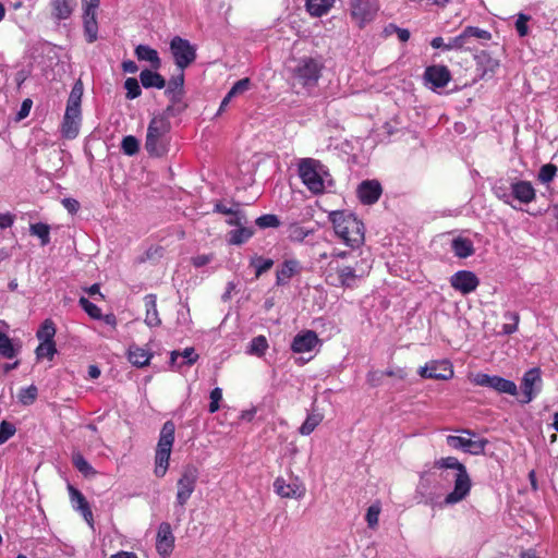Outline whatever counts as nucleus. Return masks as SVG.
<instances>
[{
  "label": "nucleus",
  "mask_w": 558,
  "mask_h": 558,
  "mask_svg": "<svg viewBox=\"0 0 558 558\" xmlns=\"http://www.w3.org/2000/svg\"><path fill=\"white\" fill-rule=\"evenodd\" d=\"M434 468L438 470H454V487L449 493L440 506H452L464 500L472 487L471 477L464 464L456 457L440 458L434 462Z\"/></svg>",
  "instance_id": "1"
},
{
  "label": "nucleus",
  "mask_w": 558,
  "mask_h": 558,
  "mask_svg": "<svg viewBox=\"0 0 558 558\" xmlns=\"http://www.w3.org/2000/svg\"><path fill=\"white\" fill-rule=\"evenodd\" d=\"M336 234L352 247H359L364 242V225L352 213L336 210L329 214Z\"/></svg>",
  "instance_id": "2"
},
{
  "label": "nucleus",
  "mask_w": 558,
  "mask_h": 558,
  "mask_svg": "<svg viewBox=\"0 0 558 558\" xmlns=\"http://www.w3.org/2000/svg\"><path fill=\"white\" fill-rule=\"evenodd\" d=\"M84 93V85L77 80L69 95L66 108L61 125V134L66 140H73L78 135L82 121L81 102Z\"/></svg>",
  "instance_id": "3"
},
{
  "label": "nucleus",
  "mask_w": 558,
  "mask_h": 558,
  "mask_svg": "<svg viewBox=\"0 0 558 558\" xmlns=\"http://www.w3.org/2000/svg\"><path fill=\"white\" fill-rule=\"evenodd\" d=\"M171 130V123L166 117H153L145 140V149L151 157H162L169 150L168 134Z\"/></svg>",
  "instance_id": "4"
},
{
  "label": "nucleus",
  "mask_w": 558,
  "mask_h": 558,
  "mask_svg": "<svg viewBox=\"0 0 558 558\" xmlns=\"http://www.w3.org/2000/svg\"><path fill=\"white\" fill-rule=\"evenodd\" d=\"M299 175L312 193L320 194L325 191V180L329 173L319 160L304 158L299 163Z\"/></svg>",
  "instance_id": "5"
},
{
  "label": "nucleus",
  "mask_w": 558,
  "mask_h": 558,
  "mask_svg": "<svg viewBox=\"0 0 558 558\" xmlns=\"http://www.w3.org/2000/svg\"><path fill=\"white\" fill-rule=\"evenodd\" d=\"M175 425L172 421L163 423L155 454V475L163 477L169 468V460L174 442Z\"/></svg>",
  "instance_id": "6"
},
{
  "label": "nucleus",
  "mask_w": 558,
  "mask_h": 558,
  "mask_svg": "<svg viewBox=\"0 0 558 558\" xmlns=\"http://www.w3.org/2000/svg\"><path fill=\"white\" fill-rule=\"evenodd\" d=\"M324 63L318 58L303 57L296 60L291 73L293 80L303 87H314L317 85Z\"/></svg>",
  "instance_id": "7"
},
{
  "label": "nucleus",
  "mask_w": 558,
  "mask_h": 558,
  "mask_svg": "<svg viewBox=\"0 0 558 558\" xmlns=\"http://www.w3.org/2000/svg\"><path fill=\"white\" fill-rule=\"evenodd\" d=\"M199 476L198 469L193 464H187L183 466L181 476L178 480L177 486V496H175V512L179 515L184 513V506L187 500L191 498L192 494L195 490L196 483Z\"/></svg>",
  "instance_id": "8"
},
{
  "label": "nucleus",
  "mask_w": 558,
  "mask_h": 558,
  "mask_svg": "<svg viewBox=\"0 0 558 558\" xmlns=\"http://www.w3.org/2000/svg\"><path fill=\"white\" fill-rule=\"evenodd\" d=\"M357 274L355 267L340 265L336 260H331L326 269V282L337 288H353L356 280L363 277Z\"/></svg>",
  "instance_id": "9"
},
{
  "label": "nucleus",
  "mask_w": 558,
  "mask_h": 558,
  "mask_svg": "<svg viewBox=\"0 0 558 558\" xmlns=\"http://www.w3.org/2000/svg\"><path fill=\"white\" fill-rule=\"evenodd\" d=\"M170 51L179 70L184 71L196 59V49L187 39L174 36L170 41Z\"/></svg>",
  "instance_id": "10"
},
{
  "label": "nucleus",
  "mask_w": 558,
  "mask_h": 558,
  "mask_svg": "<svg viewBox=\"0 0 558 558\" xmlns=\"http://www.w3.org/2000/svg\"><path fill=\"white\" fill-rule=\"evenodd\" d=\"M473 381L477 386L492 388L499 393H508L510 396H515L518 393L514 381L497 375L478 373L474 376Z\"/></svg>",
  "instance_id": "11"
},
{
  "label": "nucleus",
  "mask_w": 558,
  "mask_h": 558,
  "mask_svg": "<svg viewBox=\"0 0 558 558\" xmlns=\"http://www.w3.org/2000/svg\"><path fill=\"white\" fill-rule=\"evenodd\" d=\"M377 11L378 8L373 0H354L351 3V16L360 27L373 21Z\"/></svg>",
  "instance_id": "12"
},
{
  "label": "nucleus",
  "mask_w": 558,
  "mask_h": 558,
  "mask_svg": "<svg viewBox=\"0 0 558 558\" xmlns=\"http://www.w3.org/2000/svg\"><path fill=\"white\" fill-rule=\"evenodd\" d=\"M423 78L425 85L436 90L445 87L451 80V73L446 65L434 64L425 69Z\"/></svg>",
  "instance_id": "13"
},
{
  "label": "nucleus",
  "mask_w": 558,
  "mask_h": 558,
  "mask_svg": "<svg viewBox=\"0 0 558 558\" xmlns=\"http://www.w3.org/2000/svg\"><path fill=\"white\" fill-rule=\"evenodd\" d=\"M449 282L456 291L468 295L477 289L480 279L471 270H459L450 277Z\"/></svg>",
  "instance_id": "14"
},
{
  "label": "nucleus",
  "mask_w": 558,
  "mask_h": 558,
  "mask_svg": "<svg viewBox=\"0 0 558 558\" xmlns=\"http://www.w3.org/2000/svg\"><path fill=\"white\" fill-rule=\"evenodd\" d=\"M418 374L423 378L447 380L453 376L452 364L447 361H435L421 367Z\"/></svg>",
  "instance_id": "15"
},
{
  "label": "nucleus",
  "mask_w": 558,
  "mask_h": 558,
  "mask_svg": "<svg viewBox=\"0 0 558 558\" xmlns=\"http://www.w3.org/2000/svg\"><path fill=\"white\" fill-rule=\"evenodd\" d=\"M175 537L172 533L170 523L161 522L156 535V550L162 557L167 558L174 548Z\"/></svg>",
  "instance_id": "16"
},
{
  "label": "nucleus",
  "mask_w": 558,
  "mask_h": 558,
  "mask_svg": "<svg viewBox=\"0 0 558 558\" xmlns=\"http://www.w3.org/2000/svg\"><path fill=\"white\" fill-rule=\"evenodd\" d=\"M447 444L453 449H460L471 454H482L488 444L485 438L478 440H472L462 436H447Z\"/></svg>",
  "instance_id": "17"
},
{
  "label": "nucleus",
  "mask_w": 558,
  "mask_h": 558,
  "mask_svg": "<svg viewBox=\"0 0 558 558\" xmlns=\"http://www.w3.org/2000/svg\"><path fill=\"white\" fill-rule=\"evenodd\" d=\"M356 194L363 205H373L381 196L383 187L377 180H364L357 185Z\"/></svg>",
  "instance_id": "18"
},
{
  "label": "nucleus",
  "mask_w": 558,
  "mask_h": 558,
  "mask_svg": "<svg viewBox=\"0 0 558 558\" xmlns=\"http://www.w3.org/2000/svg\"><path fill=\"white\" fill-rule=\"evenodd\" d=\"M542 383L541 371L537 367L529 369L522 378V403L531 402L539 391V385Z\"/></svg>",
  "instance_id": "19"
},
{
  "label": "nucleus",
  "mask_w": 558,
  "mask_h": 558,
  "mask_svg": "<svg viewBox=\"0 0 558 558\" xmlns=\"http://www.w3.org/2000/svg\"><path fill=\"white\" fill-rule=\"evenodd\" d=\"M474 60L476 63V70L480 72V76L483 80L492 78L500 65L499 60L493 58L486 50H481L475 53Z\"/></svg>",
  "instance_id": "20"
},
{
  "label": "nucleus",
  "mask_w": 558,
  "mask_h": 558,
  "mask_svg": "<svg viewBox=\"0 0 558 558\" xmlns=\"http://www.w3.org/2000/svg\"><path fill=\"white\" fill-rule=\"evenodd\" d=\"M476 39L488 41L492 39V34L476 26H466L460 34L459 40L462 50H472Z\"/></svg>",
  "instance_id": "21"
},
{
  "label": "nucleus",
  "mask_w": 558,
  "mask_h": 558,
  "mask_svg": "<svg viewBox=\"0 0 558 558\" xmlns=\"http://www.w3.org/2000/svg\"><path fill=\"white\" fill-rule=\"evenodd\" d=\"M512 199H517L521 204H530L536 198V191L530 181L515 180L511 182Z\"/></svg>",
  "instance_id": "22"
},
{
  "label": "nucleus",
  "mask_w": 558,
  "mask_h": 558,
  "mask_svg": "<svg viewBox=\"0 0 558 558\" xmlns=\"http://www.w3.org/2000/svg\"><path fill=\"white\" fill-rule=\"evenodd\" d=\"M319 339L315 331L305 330L298 333L291 343V350L295 353L311 352L318 344Z\"/></svg>",
  "instance_id": "23"
},
{
  "label": "nucleus",
  "mask_w": 558,
  "mask_h": 558,
  "mask_svg": "<svg viewBox=\"0 0 558 558\" xmlns=\"http://www.w3.org/2000/svg\"><path fill=\"white\" fill-rule=\"evenodd\" d=\"M165 95L170 102H182L184 97V71L179 70L168 82L166 81Z\"/></svg>",
  "instance_id": "24"
},
{
  "label": "nucleus",
  "mask_w": 558,
  "mask_h": 558,
  "mask_svg": "<svg viewBox=\"0 0 558 558\" xmlns=\"http://www.w3.org/2000/svg\"><path fill=\"white\" fill-rule=\"evenodd\" d=\"M68 489L73 508L81 512L85 521L92 526L93 512L85 496L72 485H69Z\"/></svg>",
  "instance_id": "25"
},
{
  "label": "nucleus",
  "mask_w": 558,
  "mask_h": 558,
  "mask_svg": "<svg viewBox=\"0 0 558 558\" xmlns=\"http://www.w3.org/2000/svg\"><path fill=\"white\" fill-rule=\"evenodd\" d=\"M301 270L300 262L296 259H287L277 269L276 286L281 287L289 283L290 279Z\"/></svg>",
  "instance_id": "26"
},
{
  "label": "nucleus",
  "mask_w": 558,
  "mask_h": 558,
  "mask_svg": "<svg viewBox=\"0 0 558 558\" xmlns=\"http://www.w3.org/2000/svg\"><path fill=\"white\" fill-rule=\"evenodd\" d=\"M274 489L282 498H301L305 489L296 484H287L284 478L277 477L274 482Z\"/></svg>",
  "instance_id": "27"
},
{
  "label": "nucleus",
  "mask_w": 558,
  "mask_h": 558,
  "mask_svg": "<svg viewBox=\"0 0 558 558\" xmlns=\"http://www.w3.org/2000/svg\"><path fill=\"white\" fill-rule=\"evenodd\" d=\"M135 57L138 61H146L150 64L153 70H159L161 66V59L156 49L148 45H137L134 50Z\"/></svg>",
  "instance_id": "28"
},
{
  "label": "nucleus",
  "mask_w": 558,
  "mask_h": 558,
  "mask_svg": "<svg viewBox=\"0 0 558 558\" xmlns=\"http://www.w3.org/2000/svg\"><path fill=\"white\" fill-rule=\"evenodd\" d=\"M75 5V0H50L51 15L57 21L68 20Z\"/></svg>",
  "instance_id": "29"
},
{
  "label": "nucleus",
  "mask_w": 558,
  "mask_h": 558,
  "mask_svg": "<svg viewBox=\"0 0 558 558\" xmlns=\"http://www.w3.org/2000/svg\"><path fill=\"white\" fill-rule=\"evenodd\" d=\"M158 70L144 69L140 73V81L144 88L162 89L166 87L165 77L157 72Z\"/></svg>",
  "instance_id": "30"
},
{
  "label": "nucleus",
  "mask_w": 558,
  "mask_h": 558,
  "mask_svg": "<svg viewBox=\"0 0 558 558\" xmlns=\"http://www.w3.org/2000/svg\"><path fill=\"white\" fill-rule=\"evenodd\" d=\"M144 303L146 308L145 324L149 327L160 326L161 319L157 311V296L155 294H147L144 298Z\"/></svg>",
  "instance_id": "31"
},
{
  "label": "nucleus",
  "mask_w": 558,
  "mask_h": 558,
  "mask_svg": "<svg viewBox=\"0 0 558 558\" xmlns=\"http://www.w3.org/2000/svg\"><path fill=\"white\" fill-rule=\"evenodd\" d=\"M153 354L136 344L130 345L128 350V359L130 363L136 367H143L149 364Z\"/></svg>",
  "instance_id": "32"
},
{
  "label": "nucleus",
  "mask_w": 558,
  "mask_h": 558,
  "mask_svg": "<svg viewBox=\"0 0 558 558\" xmlns=\"http://www.w3.org/2000/svg\"><path fill=\"white\" fill-rule=\"evenodd\" d=\"M451 250L459 258H466L474 254V246L472 241L461 236L452 240Z\"/></svg>",
  "instance_id": "33"
},
{
  "label": "nucleus",
  "mask_w": 558,
  "mask_h": 558,
  "mask_svg": "<svg viewBox=\"0 0 558 558\" xmlns=\"http://www.w3.org/2000/svg\"><path fill=\"white\" fill-rule=\"evenodd\" d=\"M254 235L253 228H248L245 226L239 227L229 231L228 233V243L231 245H241L247 242Z\"/></svg>",
  "instance_id": "34"
},
{
  "label": "nucleus",
  "mask_w": 558,
  "mask_h": 558,
  "mask_svg": "<svg viewBox=\"0 0 558 558\" xmlns=\"http://www.w3.org/2000/svg\"><path fill=\"white\" fill-rule=\"evenodd\" d=\"M335 0H306V10L313 16L326 14L333 5Z\"/></svg>",
  "instance_id": "35"
},
{
  "label": "nucleus",
  "mask_w": 558,
  "mask_h": 558,
  "mask_svg": "<svg viewBox=\"0 0 558 558\" xmlns=\"http://www.w3.org/2000/svg\"><path fill=\"white\" fill-rule=\"evenodd\" d=\"M178 357L183 359V361L179 364V367H181L182 365L191 366L197 361L198 354L195 353V350L192 347L185 348L182 353L178 351H172L170 356V363L174 365L177 363Z\"/></svg>",
  "instance_id": "36"
},
{
  "label": "nucleus",
  "mask_w": 558,
  "mask_h": 558,
  "mask_svg": "<svg viewBox=\"0 0 558 558\" xmlns=\"http://www.w3.org/2000/svg\"><path fill=\"white\" fill-rule=\"evenodd\" d=\"M56 336V325L52 319H45L36 331V337L40 342H51L54 341L53 338Z\"/></svg>",
  "instance_id": "37"
},
{
  "label": "nucleus",
  "mask_w": 558,
  "mask_h": 558,
  "mask_svg": "<svg viewBox=\"0 0 558 558\" xmlns=\"http://www.w3.org/2000/svg\"><path fill=\"white\" fill-rule=\"evenodd\" d=\"M268 349V341L265 336L259 335L254 337L246 350V353L250 355L263 356Z\"/></svg>",
  "instance_id": "38"
},
{
  "label": "nucleus",
  "mask_w": 558,
  "mask_h": 558,
  "mask_svg": "<svg viewBox=\"0 0 558 558\" xmlns=\"http://www.w3.org/2000/svg\"><path fill=\"white\" fill-rule=\"evenodd\" d=\"M29 232L32 235L37 236L40 240L43 246L50 243V227L44 222H36L29 226Z\"/></svg>",
  "instance_id": "39"
},
{
  "label": "nucleus",
  "mask_w": 558,
  "mask_h": 558,
  "mask_svg": "<svg viewBox=\"0 0 558 558\" xmlns=\"http://www.w3.org/2000/svg\"><path fill=\"white\" fill-rule=\"evenodd\" d=\"M250 266L255 268V278H259L274 266V259L254 255L250 260Z\"/></svg>",
  "instance_id": "40"
},
{
  "label": "nucleus",
  "mask_w": 558,
  "mask_h": 558,
  "mask_svg": "<svg viewBox=\"0 0 558 558\" xmlns=\"http://www.w3.org/2000/svg\"><path fill=\"white\" fill-rule=\"evenodd\" d=\"M323 421V415L320 413H310L307 414L305 421L299 428V433L303 436H308L314 432V429L320 424Z\"/></svg>",
  "instance_id": "41"
},
{
  "label": "nucleus",
  "mask_w": 558,
  "mask_h": 558,
  "mask_svg": "<svg viewBox=\"0 0 558 558\" xmlns=\"http://www.w3.org/2000/svg\"><path fill=\"white\" fill-rule=\"evenodd\" d=\"M19 353V349H15L12 340L2 331H0V355L5 359H13Z\"/></svg>",
  "instance_id": "42"
},
{
  "label": "nucleus",
  "mask_w": 558,
  "mask_h": 558,
  "mask_svg": "<svg viewBox=\"0 0 558 558\" xmlns=\"http://www.w3.org/2000/svg\"><path fill=\"white\" fill-rule=\"evenodd\" d=\"M493 192L500 201H502L505 204L510 205L511 207L515 208L512 205V190H510L504 182H497L493 186Z\"/></svg>",
  "instance_id": "43"
},
{
  "label": "nucleus",
  "mask_w": 558,
  "mask_h": 558,
  "mask_svg": "<svg viewBox=\"0 0 558 558\" xmlns=\"http://www.w3.org/2000/svg\"><path fill=\"white\" fill-rule=\"evenodd\" d=\"M37 360H41L47 357L48 360H52L57 353L56 342H40L39 345L35 350Z\"/></svg>",
  "instance_id": "44"
},
{
  "label": "nucleus",
  "mask_w": 558,
  "mask_h": 558,
  "mask_svg": "<svg viewBox=\"0 0 558 558\" xmlns=\"http://www.w3.org/2000/svg\"><path fill=\"white\" fill-rule=\"evenodd\" d=\"M121 149L128 156H134L140 150V142L133 135H126L122 138Z\"/></svg>",
  "instance_id": "45"
},
{
  "label": "nucleus",
  "mask_w": 558,
  "mask_h": 558,
  "mask_svg": "<svg viewBox=\"0 0 558 558\" xmlns=\"http://www.w3.org/2000/svg\"><path fill=\"white\" fill-rule=\"evenodd\" d=\"M504 318L510 323L505 324L502 326V332L505 335H512L513 332H515L518 330V325L520 320L519 313L508 311L504 314Z\"/></svg>",
  "instance_id": "46"
},
{
  "label": "nucleus",
  "mask_w": 558,
  "mask_h": 558,
  "mask_svg": "<svg viewBox=\"0 0 558 558\" xmlns=\"http://www.w3.org/2000/svg\"><path fill=\"white\" fill-rule=\"evenodd\" d=\"M38 395L36 386L31 385L26 388H22L19 392V401L24 405H31L35 402Z\"/></svg>",
  "instance_id": "47"
},
{
  "label": "nucleus",
  "mask_w": 558,
  "mask_h": 558,
  "mask_svg": "<svg viewBox=\"0 0 558 558\" xmlns=\"http://www.w3.org/2000/svg\"><path fill=\"white\" fill-rule=\"evenodd\" d=\"M558 167L554 163H546L541 167L537 179L542 183H549L551 182L555 177L557 175Z\"/></svg>",
  "instance_id": "48"
},
{
  "label": "nucleus",
  "mask_w": 558,
  "mask_h": 558,
  "mask_svg": "<svg viewBox=\"0 0 558 558\" xmlns=\"http://www.w3.org/2000/svg\"><path fill=\"white\" fill-rule=\"evenodd\" d=\"M124 88L126 89V99H135L141 96L142 88L138 81L135 77H128L124 81Z\"/></svg>",
  "instance_id": "49"
},
{
  "label": "nucleus",
  "mask_w": 558,
  "mask_h": 558,
  "mask_svg": "<svg viewBox=\"0 0 558 558\" xmlns=\"http://www.w3.org/2000/svg\"><path fill=\"white\" fill-rule=\"evenodd\" d=\"M255 223L260 229L278 228L280 226V219L277 215L265 214L255 220Z\"/></svg>",
  "instance_id": "50"
},
{
  "label": "nucleus",
  "mask_w": 558,
  "mask_h": 558,
  "mask_svg": "<svg viewBox=\"0 0 558 558\" xmlns=\"http://www.w3.org/2000/svg\"><path fill=\"white\" fill-rule=\"evenodd\" d=\"M84 36L88 44H93L98 38V23L97 21H84Z\"/></svg>",
  "instance_id": "51"
},
{
  "label": "nucleus",
  "mask_w": 558,
  "mask_h": 558,
  "mask_svg": "<svg viewBox=\"0 0 558 558\" xmlns=\"http://www.w3.org/2000/svg\"><path fill=\"white\" fill-rule=\"evenodd\" d=\"M235 208L233 213H231V217L227 220V223L230 226H234L236 228L244 226L247 222L246 216L244 211H242L239 207L240 204H234Z\"/></svg>",
  "instance_id": "52"
},
{
  "label": "nucleus",
  "mask_w": 558,
  "mask_h": 558,
  "mask_svg": "<svg viewBox=\"0 0 558 558\" xmlns=\"http://www.w3.org/2000/svg\"><path fill=\"white\" fill-rule=\"evenodd\" d=\"M81 307L92 317L95 319H99L101 317V310L90 302L88 299L81 296L78 301Z\"/></svg>",
  "instance_id": "53"
},
{
  "label": "nucleus",
  "mask_w": 558,
  "mask_h": 558,
  "mask_svg": "<svg viewBox=\"0 0 558 558\" xmlns=\"http://www.w3.org/2000/svg\"><path fill=\"white\" fill-rule=\"evenodd\" d=\"M379 514H380L379 504H373L368 507L366 517H365L368 527L374 529L377 526L378 520H379Z\"/></svg>",
  "instance_id": "54"
},
{
  "label": "nucleus",
  "mask_w": 558,
  "mask_h": 558,
  "mask_svg": "<svg viewBox=\"0 0 558 558\" xmlns=\"http://www.w3.org/2000/svg\"><path fill=\"white\" fill-rule=\"evenodd\" d=\"M72 461H73L74 466L84 475L94 473L92 465L87 462V460L81 453L73 454Z\"/></svg>",
  "instance_id": "55"
},
{
  "label": "nucleus",
  "mask_w": 558,
  "mask_h": 558,
  "mask_svg": "<svg viewBox=\"0 0 558 558\" xmlns=\"http://www.w3.org/2000/svg\"><path fill=\"white\" fill-rule=\"evenodd\" d=\"M250 86H251V80L248 77H244V78L236 81L228 93L230 94V96H232L234 98L239 95H242L246 90H248Z\"/></svg>",
  "instance_id": "56"
},
{
  "label": "nucleus",
  "mask_w": 558,
  "mask_h": 558,
  "mask_svg": "<svg viewBox=\"0 0 558 558\" xmlns=\"http://www.w3.org/2000/svg\"><path fill=\"white\" fill-rule=\"evenodd\" d=\"M186 108V105L182 102H170V105L165 109V111L157 117H166L169 120L170 117H174L183 112Z\"/></svg>",
  "instance_id": "57"
},
{
  "label": "nucleus",
  "mask_w": 558,
  "mask_h": 558,
  "mask_svg": "<svg viewBox=\"0 0 558 558\" xmlns=\"http://www.w3.org/2000/svg\"><path fill=\"white\" fill-rule=\"evenodd\" d=\"M15 426L7 421L0 424V445L4 444L10 437L15 434Z\"/></svg>",
  "instance_id": "58"
},
{
  "label": "nucleus",
  "mask_w": 558,
  "mask_h": 558,
  "mask_svg": "<svg viewBox=\"0 0 558 558\" xmlns=\"http://www.w3.org/2000/svg\"><path fill=\"white\" fill-rule=\"evenodd\" d=\"M222 399V390L218 387L210 391V403L208 407L209 413H215L219 410V402Z\"/></svg>",
  "instance_id": "59"
},
{
  "label": "nucleus",
  "mask_w": 558,
  "mask_h": 558,
  "mask_svg": "<svg viewBox=\"0 0 558 558\" xmlns=\"http://www.w3.org/2000/svg\"><path fill=\"white\" fill-rule=\"evenodd\" d=\"M385 373L383 371H369L366 375V381L371 387H379L383 385Z\"/></svg>",
  "instance_id": "60"
},
{
  "label": "nucleus",
  "mask_w": 558,
  "mask_h": 558,
  "mask_svg": "<svg viewBox=\"0 0 558 558\" xmlns=\"http://www.w3.org/2000/svg\"><path fill=\"white\" fill-rule=\"evenodd\" d=\"M531 17L529 15H525L523 13H520L518 15V19L515 21V29L520 37H524L529 33L527 22Z\"/></svg>",
  "instance_id": "61"
},
{
  "label": "nucleus",
  "mask_w": 558,
  "mask_h": 558,
  "mask_svg": "<svg viewBox=\"0 0 558 558\" xmlns=\"http://www.w3.org/2000/svg\"><path fill=\"white\" fill-rule=\"evenodd\" d=\"M32 106H33L32 99H29V98L24 99L21 105L20 110L16 113L15 121L20 122L23 119H25L29 114Z\"/></svg>",
  "instance_id": "62"
},
{
  "label": "nucleus",
  "mask_w": 558,
  "mask_h": 558,
  "mask_svg": "<svg viewBox=\"0 0 558 558\" xmlns=\"http://www.w3.org/2000/svg\"><path fill=\"white\" fill-rule=\"evenodd\" d=\"M214 259L213 254H202L191 258V263L195 268H201L209 264Z\"/></svg>",
  "instance_id": "63"
},
{
  "label": "nucleus",
  "mask_w": 558,
  "mask_h": 558,
  "mask_svg": "<svg viewBox=\"0 0 558 558\" xmlns=\"http://www.w3.org/2000/svg\"><path fill=\"white\" fill-rule=\"evenodd\" d=\"M62 205L70 214H76L80 209V203L71 197L63 198Z\"/></svg>",
  "instance_id": "64"
}]
</instances>
